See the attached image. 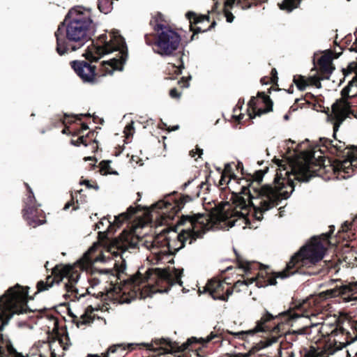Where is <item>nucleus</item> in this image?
Here are the masks:
<instances>
[{
	"label": "nucleus",
	"instance_id": "nucleus-1",
	"mask_svg": "<svg viewBox=\"0 0 357 357\" xmlns=\"http://www.w3.org/2000/svg\"><path fill=\"white\" fill-rule=\"evenodd\" d=\"M268 167L257 170L254 174L243 179L245 184L238 192H232L229 202L218 206L217 220L228 227L235 225L250 228V221L247 217L250 207L254 209V216L257 220L263 219V213L279 205L282 199H288L294 190V183L286 179L281 173H276L273 184L261 185L264 176Z\"/></svg>",
	"mask_w": 357,
	"mask_h": 357
},
{
	"label": "nucleus",
	"instance_id": "nucleus-2",
	"mask_svg": "<svg viewBox=\"0 0 357 357\" xmlns=\"http://www.w3.org/2000/svg\"><path fill=\"white\" fill-rule=\"evenodd\" d=\"M326 248L321 238L314 236L291 257L285 269L280 272L272 273L269 271L268 266L256 261L245 260L234 250L236 263L239 268L242 269L247 275L257 271L255 277L236 282L235 287L248 285L255 282L258 287H265L268 285H275L278 278L284 279L295 273L311 275L313 272L309 269L322 260Z\"/></svg>",
	"mask_w": 357,
	"mask_h": 357
},
{
	"label": "nucleus",
	"instance_id": "nucleus-3",
	"mask_svg": "<svg viewBox=\"0 0 357 357\" xmlns=\"http://www.w3.org/2000/svg\"><path fill=\"white\" fill-rule=\"evenodd\" d=\"M298 309L289 308V310L273 316L269 312L266 311L261 319L257 321L255 327L252 330L242 331L233 333L229 331L226 332L223 330L216 329L206 337L197 338L191 337L188 338L186 342L181 345V351H195L197 357H205L202 354V348L206 347V344L213 342V344H218L226 339L227 334L232 335L235 338L244 340L248 335H253L259 332H270L273 334L281 337L284 336L285 340L288 342H295L298 336L292 331L287 332L285 326L292 325L298 318L303 316L297 312ZM241 354L227 356L226 357H241Z\"/></svg>",
	"mask_w": 357,
	"mask_h": 357
},
{
	"label": "nucleus",
	"instance_id": "nucleus-4",
	"mask_svg": "<svg viewBox=\"0 0 357 357\" xmlns=\"http://www.w3.org/2000/svg\"><path fill=\"white\" fill-rule=\"evenodd\" d=\"M109 40L107 34H101L95 43L92 40L91 47H88L83 56L86 60H75L70 65L76 75L84 83L96 84L100 81L105 74L97 70L92 63L97 62L105 54L114 51H118L117 57L108 61H103L102 65L108 64L113 70H122L123 66L128 58V49L124 38L119 34V31H113L109 33Z\"/></svg>",
	"mask_w": 357,
	"mask_h": 357
},
{
	"label": "nucleus",
	"instance_id": "nucleus-5",
	"mask_svg": "<svg viewBox=\"0 0 357 357\" xmlns=\"http://www.w3.org/2000/svg\"><path fill=\"white\" fill-rule=\"evenodd\" d=\"M53 286L52 280L47 275L45 280L37 282V291L33 296L29 295L28 286L16 284L8 288L0 297V357H24L16 351L10 340L3 337L1 331L14 314L31 312L27 305L28 301L33 300L36 294L48 291Z\"/></svg>",
	"mask_w": 357,
	"mask_h": 357
},
{
	"label": "nucleus",
	"instance_id": "nucleus-6",
	"mask_svg": "<svg viewBox=\"0 0 357 357\" xmlns=\"http://www.w3.org/2000/svg\"><path fill=\"white\" fill-rule=\"evenodd\" d=\"M96 31L90 8L77 6L70 9L54 33L56 52L63 56L76 51L91 40Z\"/></svg>",
	"mask_w": 357,
	"mask_h": 357
},
{
	"label": "nucleus",
	"instance_id": "nucleus-7",
	"mask_svg": "<svg viewBox=\"0 0 357 357\" xmlns=\"http://www.w3.org/2000/svg\"><path fill=\"white\" fill-rule=\"evenodd\" d=\"M114 268V270L104 269L100 273H111L116 278L115 284H113L112 281H111V287L107 291V295L109 298L119 303H129L135 298V292H130V291L127 292L128 289L127 286L136 287L144 282L149 281L155 282L157 285H159L160 282H165L168 285V287L164 291H167L170 287L176 282L182 285L180 276H176L174 278L166 269L159 268H149L146 273V276H144L138 271L136 274L129 276L127 279L121 280V276L124 274L126 270L125 260H122L120 264L115 262Z\"/></svg>",
	"mask_w": 357,
	"mask_h": 357
},
{
	"label": "nucleus",
	"instance_id": "nucleus-8",
	"mask_svg": "<svg viewBox=\"0 0 357 357\" xmlns=\"http://www.w3.org/2000/svg\"><path fill=\"white\" fill-rule=\"evenodd\" d=\"M178 225L185 226L180 232L176 229H169V242L167 246V255H175L181 249L185 247L186 241L192 244L197 239H201L208 230V218L203 213H193L182 215L178 222Z\"/></svg>",
	"mask_w": 357,
	"mask_h": 357
},
{
	"label": "nucleus",
	"instance_id": "nucleus-9",
	"mask_svg": "<svg viewBox=\"0 0 357 357\" xmlns=\"http://www.w3.org/2000/svg\"><path fill=\"white\" fill-rule=\"evenodd\" d=\"M318 146L321 153L328 152L340 158L333 161L328 160L331 164L330 167L337 178H347L351 176L357 168L356 146H346L344 142H334L326 137H321Z\"/></svg>",
	"mask_w": 357,
	"mask_h": 357
},
{
	"label": "nucleus",
	"instance_id": "nucleus-10",
	"mask_svg": "<svg viewBox=\"0 0 357 357\" xmlns=\"http://www.w3.org/2000/svg\"><path fill=\"white\" fill-rule=\"evenodd\" d=\"M93 252H95V248H91L73 265L56 264L52 269L51 274L47 275L50 278V280H52L53 285L55 284H59L64 278H66L68 282L64 286L66 292L68 294L70 293V296L77 299L84 296V294H79L77 289L75 287L81 272L89 271L95 261H104V256L102 255L93 259L91 257V254Z\"/></svg>",
	"mask_w": 357,
	"mask_h": 357
},
{
	"label": "nucleus",
	"instance_id": "nucleus-11",
	"mask_svg": "<svg viewBox=\"0 0 357 357\" xmlns=\"http://www.w3.org/2000/svg\"><path fill=\"white\" fill-rule=\"evenodd\" d=\"M144 40L146 45L153 46L155 53L164 56L173 54L180 45L181 37L171 28L156 34H145Z\"/></svg>",
	"mask_w": 357,
	"mask_h": 357
},
{
	"label": "nucleus",
	"instance_id": "nucleus-12",
	"mask_svg": "<svg viewBox=\"0 0 357 357\" xmlns=\"http://www.w3.org/2000/svg\"><path fill=\"white\" fill-rule=\"evenodd\" d=\"M354 91H357V75H355L348 84L341 91V98L337 100L332 105V112L335 119L333 125V137H336V132L338 130L340 125L344 121V110L350 109L351 102H349V98Z\"/></svg>",
	"mask_w": 357,
	"mask_h": 357
},
{
	"label": "nucleus",
	"instance_id": "nucleus-13",
	"mask_svg": "<svg viewBox=\"0 0 357 357\" xmlns=\"http://www.w3.org/2000/svg\"><path fill=\"white\" fill-rule=\"evenodd\" d=\"M192 200V197L188 195H178L174 192L166 201H160L153 205L154 208L162 210V216L168 220H173L181 211L187 202Z\"/></svg>",
	"mask_w": 357,
	"mask_h": 357
},
{
	"label": "nucleus",
	"instance_id": "nucleus-14",
	"mask_svg": "<svg viewBox=\"0 0 357 357\" xmlns=\"http://www.w3.org/2000/svg\"><path fill=\"white\" fill-rule=\"evenodd\" d=\"M315 153L309 154L307 159L304 165L299 166L297 169L294 168V174L295 178L300 182H307L314 176L319 175L322 169L326 167V159L324 156H318L317 162L314 164L313 160H315Z\"/></svg>",
	"mask_w": 357,
	"mask_h": 357
},
{
	"label": "nucleus",
	"instance_id": "nucleus-15",
	"mask_svg": "<svg viewBox=\"0 0 357 357\" xmlns=\"http://www.w3.org/2000/svg\"><path fill=\"white\" fill-rule=\"evenodd\" d=\"M319 331L323 336L328 337V341L333 344L335 350H341L351 343L349 333L340 324L332 326L323 324Z\"/></svg>",
	"mask_w": 357,
	"mask_h": 357
},
{
	"label": "nucleus",
	"instance_id": "nucleus-16",
	"mask_svg": "<svg viewBox=\"0 0 357 357\" xmlns=\"http://www.w3.org/2000/svg\"><path fill=\"white\" fill-rule=\"evenodd\" d=\"M237 287H235V284L233 287H231L225 280L213 278L210 280L206 286L203 287V292L208 293L215 300L227 301L229 296L232 294L234 289Z\"/></svg>",
	"mask_w": 357,
	"mask_h": 357
},
{
	"label": "nucleus",
	"instance_id": "nucleus-17",
	"mask_svg": "<svg viewBox=\"0 0 357 357\" xmlns=\"http://www.w3.org/2000/svg\"><path fill=\"white\" fill-rule=\"evenodd\" d=\"M169 228L162 229L151 242L146 241V246L156 256L157 260H161L163 255H167L169 242Z\"/></svg>",
	"mask_w": 357,
	"mask_h": 357
},
{
	"label": "nucleus",
	"instance_id": "nucleus-18",
	"mask_svg": "<svg viewBox=\"0 0 357 357\" xmlns=\"http://www.w3.org/2000/svg\"><path fill=\"white\" fill-rule=\"evenodd\" d=\"M339 282L340 284H336L335 287L321 292L319 294V299L322 301L337 296L346 299L357 292V282L348 284H343L340 281Z\"/></svg>",
	"mask_w": 357,
	"mask_h": 357
},
{
	"label": "nucleus",
	"instance_id": "nucleus-19",
	"mask_svg": "<svg viewBox=\"0 0 357 357\" xmlns=\"http://www.w3.org/2000/svg\"><path fill=\"white\" fill-rule=\"evenodd\" d=\"M137 347L142 349L145 347L146 349L152 351L154 350L152 344L147 343H130L128 344H117L110 346L107 353L102 354V356L98 355L89 354L87 357H123V352L126 349L132 351L136 349Z\"/></svg>",
	"mask_w": 357,
	"mask_h": 357
},
{
	"label": "nucleus",
	"instance_id": "nucleus-20",
	"mask_svg": "<svg viewBox=\"0 0 357 357\" xmlns=\"http://www.w3.org/2000/svg\"><path fill=\"white\" fill-rule=\"evenodd\" d=\"M257 96L261 100L262 102L264 104V107L257 109V100L256 97L252 96L248 103V108L252 109V112L249 113L250 119L273 111V102L268 95H266L264 92L259 91Z\"/></svg>",
	"mask_w": 357,
	"mask_h": 357
},
{
	"label": "nucleus",
	"instance_id": "nucleus-21",
	"mask_svg": "<svg viewBox=\"0 0 357 357\" xmlns=\"http://www.w3.org/2000/svg\"><path fill=\"white\" fill-rule=\"evenodd\" d=\"M139 238L132 230H123L120 235L113 239L112 245L119 250L125 252L128 248H135L139 243Z\"/></svg>",
	"mask_w": 357,
	"mask_h": 357
},
{
	"label": "nucleus",
	"instance_id": "nucleus-22",
	"mask_svg": "<svg viewBox=\"0 0 357 357\" xmlns=\"http://www.w3.org/2000/svg\"><path fill=\"white\" fill-rule=\"evenodd\" d=\"M341 54L342 52L335 53L333 59H337ZM332 60L333 57H331L330 54H324L318 59V74L322 76V79H328L333 71L335 70Z\"/></svg>",
	"mask_w": 357,
	"mask_h": 357
},
{
	"label": "nucleus",
	"instance_id": "nucleus-23",
	"mask_svg": "<svg viewBox=\"0 0 357 357\" xmlns=\"http://www.w3.org/2000/svg\"><path fill=\"white\" fill-rule=\"evenodd\" d=\"M40 206H36L31 208V213L26 215V211H22L24 219L27 222V224L35 228L39 225H41L46 222L45 213L42 209H40Z\"/></svg>",
	"mask_w": 357,
	"mask_h": 357
},
{
	"label": "nucleus",
	"instance_id": "nucleus-24",
	"mask_svg": "<svg viewBox=\"0 0 357 357\" xmlns=\"http://www.w3.org/2000/svg\"><path fill=\"white\" fill-rule=\"evenodd\" d=\"M95 310H97V309L93 308L91 305H89L80 317H77L72 312H70L69 315L72 317L73 322L76 324L77 328H79L83 325L93 323L94 315H92V314Z\"/></svg>",
	"mask_w": 357,
	"mask_h": 357
},
{
	"label": "nucleus",
	"instance_id": "nucleus-25",
	"mask_svg": "<svg viewBox=\"0 0 357 357\" xmlns=\"http://www.w3.org/2000/svg\"><path fill=\"white\" fill-rule=\"evenodd\" d=\"M149 24L153 30V33L151 34H156L160 31L172 28L166 20L165 17L160 12H157L155 15L152 16Z\"/></svg>",
	"mask_w": 357,
	"mask_h": 357
},
{
	"label": "nucleus",
	"instance_id": "nucleus-26",
	"mask_svg": "<svg viewBox=\"0 0 357 357\" xmlns=\"http://www.w3.org/2000/svg\"><path fill=\"white\" fill-rule=\"evenodd\" d=\"M26 189V198L23 200V208L22 211H26V215L31 213V208L41 206V204L37 202L33 190L27 183H24Z\"/></svg>",
	"mask_w": 357,
	"mask_h": 357
},
{
	"label": "nucleus",
	"instance_id": "nucleus-27",
	"mask_svg": "<svg viewBox=\"0 0 357 357\" xmlns=\"http://www.w3.org/2000/svg\"><path fill=\"white\" fill-rule=\"evenodd\" d=\"M268 0H226L224 3L223 9H232L234 6L236 4L242 9L245 10L250 8L252 6H258L266 2Z\"/></svg>",
	"mask_w": 357,
	"mask_h": 357
},
{
	"label": "nucleus",
	"instance_id": "nucleus-28",
	"mask_svg": "<svg viewBox=\"0 0 357 357\" xmlns=\"http://www.w3.org/2000/svg\"><path fill=\"white\" fill-rule=\"evenodd\" d=\"M185 17L189 21L190 30L192 32V35L191 36V40L195 39V36L199 33H203V30L199 26L195 27L194 25H196L199 23L203 22L204 20L202 19V15H198L193 11H188L185 13Z\"/></svg>",
	"mask_w": 357,
	"mask_h": 357
},
{
	"label": "nucleus",
	"instance_id": "nucleus-29",
	"mask_svg": "<svg viewBox=\"0 0 357 357\" xmlns=\"http://www.w3.org/2000/svg\"><path fill=\"white\" fill-rule=\"evenodd\" d=\"M128 220V216L126 213H121L119 215H116L114 217V220L113 222H111L110 221H108L109 225L108 227V229L106 231L101 232L100 231L98 233V236L100 238H107V235L110 233H113L115 231V228H119L123 223Z\"/></svg>",
	"mask_w": 357,
	"mask_h": 357
},
{
	"label": "nucleus",
	"instance_id": "nucleus-30",
	"mask_svg": "<svg viewBox=\"0 0 357 357\" xmlns=\"http://www.w3.org/2000/svg\"><path fill=\"white\" fill-rule=\"evenodd\" d=\"M83 116L91 117V116L89 113H86L84 114H76V115H72V116L65 114V118L63 120V124L65 125V128L63 129L62 133L73 135L74 129L72 130L70 127L67 126L66 124H72L75 122V120L81 121L82 118Z\"/></svg>",
	"mask_w": 357,
	"mask_h": 357
},
{
	"label": "nucleus",
	"instance_id": "nucleus-31",
	"mask_svg": "<svg viewBox=\"0 0 357 357\" xmlns=\"http://www.w3.org/2000/svg\"><path fill=\"white\" fill-rule=\"evenodd\" d=\"M301 0H283L278 3V6L281 10L287 12H291L294 9L298 7Z\"/></svg>",
	"mask_w": 357,
	"mask_h": 357
},
{
	"label": "nucleus",
	"instance_id": "nucleus-32",
	"mask_svg": "<svg viewBox=\"0 0 357 357\" xmlns=\"http://www.w3.org/2000/svg\"><path fill=\"white\" fill-rule=\"evenodd\" d=\"M293 82L299 91H304L309 86L308 77L301 75H294Z\"/></svg>",
	"mask_w": 357,
	"mask_h": 357
},
{
	"label": "nucleus",
	"instance_id": "nucleus-33",
	"mask_svg": "<svg viewBox=\"0 0 357 357\" xmlns=\"http://www.w3.org/2000/svg\"><path fill=\"white\" fill-rule=\"evenodd\" d=\"M71 144L76 146H79L81 144H83L84 146H86L89 144H91L93 145V152H96L98 148V142L96 139H93V140L88 142V141H86V137H84V135L79 136L76 140L72 139Z\"/></svg>",
	"mask_w": 357,
	"mask_h": 357
},
{
	"label": "nucleus",
	"instance_id": "nucleus-34",
	"mask_svg": "<svg viewBox=\"0 0 357 357\" xmlns=\"http://www.w3.org/2000/svg\"><path fill=\"white\" fill-rule=\"evenodd\" d=\"M319 324H312L310 326H306L302 327L301 328H298L297 330H294L293 332L298 336V335H311L312 333V330L315 329L317 333H320L319 329H320Z\"/></svg>",
	"mask_w": 357,
	"mask_h": 357
},
{
	"label": "nucleus",
	"instance_id": "nucleus-35",
	"mask_svg": "<svg viewBox=\"0 0 357 357\" xmlns=\"http://www.w3.org/2000/svg\"><path fill=\"white\" fill-rule=\"evenodd\" d=\"M98 7L101 13L107 14L113 8V0H98Z\"/></svg>",
	"mask_w": 357,
	"mask_h": 357
},
{
	"label": "nucleus",
	"instance_id": "nucleus-36",
	"mask_svg": "<svg viewBox=\"0 0 357 357\" xmlns=\"http://www.w3.org/2000/svg\"><path fill=\"white\" fill-rule=\"evenodd\" d=\"M109 160H102L99 163L100 173L102 175L118 174L116 171H113L110 167Z\"/></svg>",
	"mask_w": 357,
	"mask_h": 357
},
{
	"label": "nucleus",
	"instance_id": "nucleus-37",
	"mask_svg": "<svg viewBox=\"0 0 357 357\" xmlns=\"http://www.w3.org/2000/svg\"><path fill=\"white\" fill-rule=\"evenodd\" d=\"M222 174L228 176L229 180L234 179L236 181V183L238 184L241 183V181L243 180V178H238L235 174L233 172V169L230 163H227L225 165L224 170L222 172Z\"/></svg>",
	"mask_w": 357,
	"mask_h": 357
},
{
	"label": "nucleus",
	"instance_id": "nucleus-38",
	"mask_svg": "<svg viewBox=\"0 0 357 357\" xmlns=\"http://www.w3.org/2000/svg\"><path fill=\"white\" fill-rule=\"evenodd\" d=\"M184 68V63L183 61L182 56H181L178 59V65L172 63H168V69L169 70H174L176 75H181L182 73V70Z\"/></svg>",
	"mask_w": 357,
	"mask_h": 357
},
{
	"label": "nucleus",
	"instance_id": "nucleus-39",
	"mask_svg": "<svg viewBox=\"0 0 357 357\" xmlns=\"http://www.w3.org/2000/svg\"><path fill=\"white\" fill-rule=\"evenodd\" d=\"M322 76H311L308 77L309 86H314L317 89H321L322 85L321 81L323 80Z\"/></svg>",
	"mask_w": 357,
	"mask_h": 357
},
{
	"label": "nucleus",
	"instance_id": "nucleus-40",
	"mask_svg": "<svg viewBox=\"0 0 357 357\" xmlns=\"http://www.w3.org/2000/svg\"><path fill=\"white\" fill-rule=\"evenodd\" d=\"M307 103H305V101L303 98H297L295 100V102L292 106H291L290 109L292 111H296L298 108H303L305 105Z\"/></svg>",
	"mask_w": 357,
	"mask_h": 357
},
{
	"label": "nucleus",
	"instance_id": "nucleus-41",
	"mask_svg": "<svg viewBox=\"0 0 357 357\" xmlns=\"http://www.w3.org/2000/svg\"><path fill=\"white\" fill-rule=\"evenodd\" d=\"M79 184L85 185L86 186V188L89 189L93 188L96 190H98L99 189V186L96 182H93V183L91 184L90 181H89V180H82L79 182Z\"/></svg>",
	"mask_w": 357,
	"mask_h": 357
},
{
	"label": "nucleus",
	"instance_id": "nucleus-42",
	"mask_svg": "<svg viewBox=\"0 0 357 357\" xmlns=\"http://www.w3.org/2000/svg\"><path fill=\"white\" fill-rule=\"evenodd\" d=\"M138 208H140V206H137V207H133L130 206V207L128 208L127 211L124 213L128 216V220L131 219L132 217L137 212Z\"/></svg>",
	"mask_w": 357,
	"mask_h": 357
},
{
	"label": "nucleus",
	"instance_id": "nucleus-43",
	"mask_svg": "<svg viewBox=\"0 0 357 357\" xmlns=\"http://www.w3.org/2000/svg\"><path fill=\"white\" fill-rule=\"evenodd\" d=\"M223 14L227 22L231 23L234 21V16L230 9H223Z\"/></svg>",
	"mask_w": 357,
	"mask_h": 357
},
{
	"label": "nucleus",
	"instance_id": "nucleus-44",
	"mask_svg": "<svg viewBox=\"0 0 357 357\" xmlns=\"http://www.w3.org/2000/svg\"><path fill=\"white\" fill-rule=\"evenodd\" d=\"M89 129V126L86 123H82L80 128L74 129L73 135H80L84 130Z\"/></svg>",
	"mask_w": 357,
	"mask_h": 357
},
{
	"label": "nucleus",
	"instance_id": "nucleus-45",
	"mask_svg": "<svg viewBox=\"0 0 357 357\" xmlns=\"http://www.w3.org/2000/svg\"><path fill=\"white\" fill-rule=\"evenodd\" d=\"M330 228V230L328 232L326 233V234H323L321 236L323 238V241H326V242H328L329 241V238L331 236V234L334 232L335 231V226L333 225H331L329 227Z\"/></svg>",
	"mask_w": 357,
	"mask_h": 357
},
{
	"label": "nucleus",
	"instance_id": "nucleus-46",
	"mask_svg": "<svg viewBox=\"0 0 357 357\" xmlns=\"http://www.w3.org/2000/svg\"><path fill=\"white\" fill-rule=\"evenodd\" d=\"M271 83L272 84H277L278 83V72H277V70L275 68H272L271 71Z\"/></svg>",
	"mask_w": 357,
	"mask_h": 357
},
{
	"label": "nucleus",
	"instance_id": "nucleus-47",
	"mask_svg": "<svg viewBox=\"0 0 357 357\" xmlns=\"http://www.w3.org/2000/svg\"><path fill=\"white\" fill-rule=\"evenodd\" d=\"M126 136L128 137L129 135H132L134 132V127L132 126V124H128L125 127V131Z\"/></svg>",
	"mask_w": 357,
	"mask_h": 357
},
{
	"label": "nucleus",
	"instance_id": "nucleus-48",
	"mask_svg": "<svg viewBox=\"0 0 357 357\" xmlns=\"http://www.w3.org/2000/svg\"><path fill=\"white\" fill-rule=\"evenodd\" d=\"M169 96L172 98L178 99L181 97V93L176 88H173L169 91Z\"/></svg>",
	"mask_w": 357,
	"mask_h": 357
},
{
	"label": "nucleus",
	"instance_id": "nucleus-49",
	"mask_svg": "<svg viewBox=\"0 0 357 357\" xmlns=\"http://www.w3.org/2000/svg\"><path fill=\"white\" fill-rule=\"evenodd\" d=\"M351 227V223L348 221L344 222L341 226V229L340 231L342 232H347Z\"/></svg>",
	"mask_w": 357,
	"mask_h": 357
},
{
	"label": "nucleus",
	"instance_id": "nucleus-50",
	"mask_svg": "<svg viewBox=\"0 0 357 357\" xmlns=\"http://www.w3.org/2000/svg\"><path fill=\"white\" fill-rule=\"evenodd\" d=\"M349 102H351V107H354V105L357 104V91H354V94L349 98Z\"/></svg>",
	"mask_w": 357,
	"mask_h": 357
},
{
	"label": "nucleus",
	"instance_id": "nucleus-51",
	"mask_svg": "<svg viewBox=\"0 0 357 357\" xmlns=\"http://www.w3.org/2000/svg\"><path fill=\"white\" fill-rule=\"evenodd\" d=\"M190 79V77H189L188 78V77H181V80L178 81V84H182V87H188L189 86V82H188V80Z\"/></svg>",
	"mask_w": 357,
	"mask_h": 357
},
{
	"label": "nucleus",
	"instance_id": "nucleus-52",
	"mask_svg": "<svg viewBox=\"0 0 357 357\" xmlns=\"http://www.w3.org/2000/svg\"><path fill=\"white\" fill-rule=\"evenodd\" d=\"M304 101H305V103H307V105H310V100H314L315 99V96L311 93H305L304 98H303Z\"/></svg>",
	"mask_w": 357,
	"mask_h": 357
},
{
	"label": "nucleus",
	"instance_id": "nucleus-53",
	"mask_svg": "<svg viewBox=\"0 0 357 357\" xmlns=\"http://www.w3.org/2000/svg\"><path fill=\"white\" fill-rule=\"evenodd\" d=\"M317 354L314 350H310L306 351L304 355L301 356V357H317Z\"/></svg>",
	"mask_w": 357,
	"mask_h": 357
},
{
	"label": "nucleus",
	"instance_id": "nucleus-54",
	"mask_svg": "<svg viewBox=\"0 0 357 357\" xmlns=\"http://www.w3.org/2000/svg\"><path fill=\"white\" fill-rule=\"evenodd\" d=\"M345 113L351 114H352L355 118H356V119H357V107H356V108H352V107H350V109H345V110H344V114H345Z\"/></svg>",
	"mask_w": 357,
	"mask_h": 357
},
{
	"label": "nucleus",
	"instance_id": "nucleus-55",
	"mask_svg": "<svg viewBox=\"0 0 357 357\" xmlns=\"http://www.w3.org/2000/svg\"><path fill=\"white\" fill-rule=\"evenodd\" d=\"M352 41V36L351 34H349L344 38V43L346 45V47H348L351 45Z\"/></svg>",
	"mask_w": 357,
	"mask_h": 357
},
{
	"label": "nucleus",
	"instance_id": "nucleus-56",
	"mask_svg": "<svg viewBox=\"0 0 357 357\" xmlns=\"http://www.w3.org/2000/svg\"><path fill=\"white\" fill-rule=\"evenodd\" d=\"M350 52H357V36L356 37L355 41L349 47Z\"/></svg>",
	"mask_w": 357,
	"mask_h": 357
},
{
	"label": "nucleus",
	"instance_id": "nucleus-57",
	"mask_svg": "<svg viewBox=\"0 0 357 357\" xmlns=\"http://www.w3.org/2000/svg\"><path fill=\"white\" fill-rule=\"evenodd\" d=\"M260 82L261 84H268L271 83V78L268 76H264L261 78Z\"/></svg>",
	"mask_w": 357,
	"mask_h": 357
},
{
	"label": "nucleus",
	"instance_id": "nucleus-58",
	"mask_svg": "<svg viewBox=\"0 0 357 357\" xmlns=\"http://www.w3.org/2000/svg\"><path fill=\"white\" fill-rule=\"evenodd\" d=\"M73 204H74V197H73V195H71V199H70V200L69 202H68L65 204V206H64V207H63V209H64V210H67V209H68L70 206H72Z\"/></svg>",
	"mask_w": 357,
	"mask_h": 357
},
{
	"label": "nucleus",
	"instance_id": "nucleus-59",
	"mask_svg": "<svg viewBox=\"0 0 357 357\" xmlns=\"http://www.w3.org/2000/svg\"><path fill=\"white\" fill-rule=\"evenodd\" d=\"M225 177H226V176L222 174L221 178L219 182L220 185H224L225 183L229 184V183L230 182L231 180H229V179L226 182Z\"/></svg>",
	"mask_w": 357,
	"mask_h": 357
},
{
	"label": "nucleus",
	"instance_id": "nucleus-60",
	"mask_svg": "<svg viewBox=\"0 0 357 357\" xmlns=\"http://www.w3.org/2000/svg\"><path fill=\"white\" fill-rule=\"evenodd\" d=\"M84 160L85 161H88V160H93V161H95V162H97V159H96L95 157H93V156H88V157H85V158H84ZM92 167H93V168H94L95 167H96V163H94V164L92 165Z\"/></svg>",
	"mask_w": 357,
	"mask_h": 357
},
{
	"label": "nucleus",
	"instance_id": "nucleus-61",
	"mask_svg": "<svg viewBox=\"0 0 357 357\" xmlns=\"http://www.w3.org/2000/svg\"><path fill=\"white\" fill-rule=\"evenodd\" d=\"M92 117H93V121L94 123H97V122H98V121L100 123L102 124V123H103V122H104V120H103L102 119H100V118H99L98 116H97L93 115V116H92Z\"/></svg>",
	"mask_w": 357,
	"mask_h": 357
},
{
	"label": "nucleus",
	"instance_id": "nucleus-62",
	"mask_svg": "<svg viewBox=\"0 0 357 357\" xmlns=\"http://www.w3.org/2000/svg\"><path fill=\"white\" fill-rule=\"evenodd\" d=\"M215 26L216 22L213 21L207 29L203 30V33L211 30L212 29L215 28Z\"/></svg>",
	"mask_w": 357,
	"mask_h": 357
},
{
	"label": "nucleus",
	"instance_id": "nucleus-63",
	"mask_svg": "<svg viewBox=\"0 0 357 357\" xmlns=\"http://www.w3.org/2000/svg\"><path fill=\"white\" fill-rule=\"evenodd\" d=\"M244 114H240L238 116H234V118L236 119V121L240 123L241 120L243 119Z\"/></svg>",
	"mask_w": 357,
	"mask_h": 357
},
{
	"label": "nucleus",
	"instance_id": "nucleus-64",
	"mask_svg": "<svg viewBox=\"0 0 357 357\" xmlns=\"http://www.w3.org/2000/svg\"><path fill=\"white\" fill-rule=\"evenodd\" d=\"M94 136V131H89L86 135H85L84 137H86V139L87 140L88 139H91L92 137H93Z\"/></svg>",
	"mask_w": 357,
	"mask_h": 357
}]
</instances>
